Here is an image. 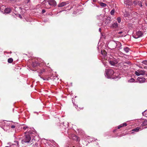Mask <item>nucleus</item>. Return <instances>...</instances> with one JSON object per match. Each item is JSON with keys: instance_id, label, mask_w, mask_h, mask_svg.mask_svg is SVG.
Segmentation results:
<instances>
[{"instance_id": "18", "label": "nucleus", "mask_w": 147, "mask_h": 147, "mask_svg": "<svg viewBox=\"0 0 147 147\" xmlns=\"http://www.w3.org/2000/svg\"><path fill=\"white\" fill-rule=\"evenodd\" d=\"M142 129L140 127H137L136 128H134L132 130V131L135 132H138L139 130H141Z\"/></svg>"}, {"instance_id": "36", "label": "nucleus", "mask_w": 147, "mask_h": 147, "mask_svg": "<svg viewBox=\"0 0 147 147\" xmlns=\"http://www.w3.org/2000/svg\"><path fill=\"white\" fill-rule=\"evenodd\" d=\"M46 12L45 10V9H43L42 10V13H44Z\"/></svg>"}, {"instance_id": "2", "label": "nucleus", "mask_w": 147, "mask_h": 147, "mask_svg": "<svg viewBox=\"0 0 147 147\" xmlns=\"http://www.w3.org/2000/svg\"><path fill=\"white\" fill-rule=\"evenodd\" d=\"M22 143L23 144H28L30 145L33 143L31 140V138L29 135H26L23 138L22 140Z\"/></svg>"}, {"instance_id": "25", "label": "nucleus", "mask_w": 147, "mask_h": 147, "mask_svg": "<svg viewBox=\"0 0 147 147\" xmlns=\"http://www.w3.org/2000/svg\"><path fill=\"white\" fill-rule=\"evenodd\" d=\"M111 18H110L108 17L107 18V21H108L107 23H109L111 21Z\"/></svg>"}, {"instance_id": "35", "label": "nucleus", "mask_w": 147, "mask_h": 147, "mask_svg": "<svg viewBox=\"0 0 147 147\" xmlns=\"http://www.w3.org/2000/svg\"><path fill=\"white\" fill-rule=\"evenodd\" d=\"M28 128V127L27 126H25V127H23V129H26Z\"/></svg>"}, {"instance_id": "29", "label": "nucleus", "mask_w": 147, "mask_h": 147, "mask_svg": "<svg viewBox=\"0 0 147 147\" xmlns=\"http://www.w3.org/2000/svg\"><path fill=\"white\" fill-rule=\"evenodd\" d=\"M115 12L114 10H112L111 11V15H113L114 14Z\"/></svg>"}, {"instance_id": "39", "label": "nucleus", "mask_w": 147, "mask_h": 147, "mask_svg": "<svg viewBox=\"0 0 147 147\" xmlns=\"http://www.w3.org/2000/svg\"><path fill=\"white\" fill-rule=\"evenodd\" d=\"M16 0H12L11 1L12 2V3H14V1H16Z\"/></svg>"}, {"instance_id": "48", "label": "nucleus", "mask_w": 147, "mask_h": 147, "mask_svg": "<svg viewBox=\"0 0 147 147\" xmlns=\"http://www.w3.org/2000/svg\"><path fill=\"white\" fill-rule=\"evenodd\" d=\"M146 75L147 76V74H146Z\"/></svg>"}, {"instance_id": "5", "label": "nucleus", "mask_w": 147, "mask_h": 147, "mask_svg": "<svg viewBox=\"0 0 147 147\" xmlns=\"http://www.w3.org/2000/svg\"><path fill=\"white\" fill-rule=\"evenodd\" d=\"M112 57L113 58H111V59L110 60L109 62L111 65H114L118 63V61L113 57Z\"/></svg>"}, {"instance_id": "23", "label": "nucleus", "mask_w": 147, "mask_h": 147, "mask_svg": "<svg viewBox=\"0 0 147 147\" xmlns=\"http://www.w3.org/2000/svg\"><path fill=\"white\" fill-rule=\"evenodd\" d=\"M134 79L133 78L130 79V80H128V82H134Z\"/></svg>"}, {"instance_id": "7", "label": "nucleus", "mask_w": 147, "mask_h": 147, "mask_svg": "<svg viewBox=\"0 0 147 147\" xmlns=\"http://www.w3.org/2000/svg\"><path fill=\"white\" fill-rule=\"evenodd\" d=\"M135 74L137 76L140 75H144L145 74V71L142 70H138L135 72Z\"/></svg>"}, {"instance_id": "22", "label": "nucleus", "mask_w": 147, "mask_h": 147, "mask_svg": "<svg viewBox=\"0 0 147 147\" xmlns=\"http://www.w3.org/2000/svg\"><path fill=\"white\" fill-rule=\"evenodd\" d=\"M118 55L122 57L123 55H124V54L121 52H119L118 53Z\"/></svg>"}, {"instance_id": "54", "label": "nucleus", "mask_w": 147, "mask_h": 147, "mask_svg": "<svg viewBox=\"0 0 147 147\" xmlns=\"http://www.w3.org/2000/svg\"><path fill=\"white\" fill-rule=\"evenodd\" d=\"M73 147H74V146Z\"/></svg>"}, {"instance_id": "37", "label": "nucleus", "mask_w": 147, "mask_h": 147, "mask_svg": "<svg viewBox=\"0 0 147 147\" xmlns=\"http://www.w3.org/2000/svg\"><path fill=\"white\" fill-rule=\"evenodd\" d=\"M25 1L26 2L28 3L29 2L30 0H25Z\"/></svg>"}, {"instance_id": "3", "label": "nucleus", "mask_w": 147, "mask_h": 147, "mask_svg": "<svg viewBox=\"0 0 147 147\" xmlns=\"http://www.w3.org/2000/svg\"><path fill=\"white\" fill-rule=\"evenodd\" d=\"M114 71L112 69H106L105 70V76L107 78H115L113 77V76H114Z\"/></svg>"}, {"instance_id": "27", "label": "nucleus", "mask_w": 147, "mask_h": 147, "mask_svg": "<svg viewBox=\"0 0 147 147\" xmlns=\"http://www.w3.org/2000/svg\"><path fill=\"white\" fill-rule=\"evenodd\" d=\"M32 147H38V144L36 143L34 144H33L32 146Z\"/></svg>"}, {"instance_id": "13", "label": "nucleus", "mask_w": 147, "mask_h": 147, "mask_svg": "<svg viewBox=\"0 0 147 147\" xmlns=\"http://www.w3.org/2000/svg\"><path fill=\"white\" fill-rule=\"evenodd\" d=\"M119 24L117 22H115L112 24L111 26V27L116 28L119 26Z\"/></svg>"}, {"instance_id": "32", "label": "nucleus", "mask_w": 147, "mask_h": 147, "mask_svg": "<svg viewBox=\"0 0 147 147\" xmlns=\"http://www.w3.org/2000/svg\"><path fill=\"white\" fill-rule=\"evenodd\" d=\"M146 111H145L143 112L142 113V114L143 115H144L146 117L147 116H145L146 115Z\"/></svg>"}, {"instance_id": "9", "label": "nucleus", "mask_w": 147, "mask_h": 147, "mask_svg": "<svg viewBox=\"0 0 147 147\" xmlns=\"http://www.w3.org/2000/svg\"><path fill=\"white\" fill-rule=\"evenodd\" d=\"M50 3V5L55 6L56 5V3L54 0H48Z\"/></svg>"}, {"instance_id": "11", "label": "nucleus", "mask_w": 147, "mask_h": 147, "mask_svg": "<svg viewBox=\"0 0 147 147\" xmlns=\"http://www.w3.org/2000/svg\"><path fill=\"white\" fill-rule=\"evenodd\" d=\"M45 71V70L44 69H40V71L39 72V73L38 75L39 76H40V78H41L43 79L44 80H46V78L45 79L44 78L42 77H41L40 76V75L41 74H43V73Z\"/></svg>"}, {"instance_id": "45", "label": "nucleus", "mask_w": 147, "mask_h": 147, "mask_svg": "<svg viewBox=\"0 0 147 147\" xmlns=\"http://www.w3.org/2000/svg\"><path fill=\"white\" fill-rule=\"evenodd\" d=\"M145 4H146V6H147V1H146V3Z\"/></svg>"}, {"instance_id": "34", "label": "nucleus", "mask_w": 147, "mask_h": 147, "mask_svg": "<svg viewBox=\"0 0 147 147\" xmlns=\"http://www.w3.org/2000/svg\"><path fill=\"white\" fill-rule=\"evenodd\" d=\"M122 127V125L121 124L118 127V129H119Z\"/></svg>"}, {"instance_id": "46", "label": "nucleus", "mask_w": 147, "mask_h": 147, "mask_svg": "<svg viewBox=\"0 0 147 147\" xmlns=\"http://www.w3.org/2000/svg\"><path fill=\"white\" fill-rule=\"evenodd\" d=\"M72 8V7H71L70 8V9H69V10L70 9H71Z\"/></svg>"}, {"instance_id": "50", "label": "nucleus", "mask_w": 147, "mask_h": 147, "mask_svg": "<svg viewBox=\"0 0 147 147\" xmlns=\"http://www.w3.org/2000/svg\"><path fill=\"white\" fill-rule=\"evenodd\" d=\"M146 16H147V13H146Z\"/></svg>"}, {"instance_id": "24", "label": "nucleus", "mask_w": 147, "mask_h": 147, "mask_svg": "<svg viewBox=\"0 0 147 147\" xmlns=\"http://www.w3.org/2000/svg\"><path fill=\"white\" fill-rule=\"evenodd\" d=\"M100 5L102 7H105L107 5L104 3H100Z\"/></svg>"}, {"instance_id": "15", "label": "nucleus", "mask_w": 147, "mask_h": 147, "mask_svg": "<svg viewBox=\"0 0 147 147\" xmlns=\"http://www.w3.org/2000/svg\"><path fill=\"white\" fill-rule=\"evenodd\" d=\"M124 3L126 5H129L131 4V0H124Z\"/></svg>"}, {"instance_id": "20", "label": "nucleus", "mask_w": 147, "mask_h": 147, "mask_svg": "<svg viewBox=\"0 0 147 147\" xmlns=\"http://www.w3.org/2000/svg\"><path fill=\"white\" fill-rule=\"evenodd\" d=\"M39 64L38 63H36V62H33L32 64V65L33 67H35L36 66H38L39 65Z\"/></svg>"}, {"instance_id": "8", "label": "nucleus", "mask_w": 147, "mask_h": 147, "mask_svg": "<svg viewBox=\"0 0 147 147\" xmlns=\"http://www.w3.org/2000/svg\"><path fill=\"white\" fill-rule=\"evenodd\" d=\"M137 80L140 83H143L146 81V79L143 77H140L137 78Z\"/></svg>"}, {"instance_id": "17", "label": "nucleus", "mask_w": 147, "mask_h": 147, "mask_svg": "<svg viewBox=\"0 0 147 147\" xmlns=\"http://www.w3.org/2000/svg\"><path fill=\"white\" fill-rule=\"evenodd\" d=\"M103 15L102 14L97 15V19L100 20H102L103 19Z\"/></svg>"}, {"instance_id": "38", "label": "nucleus", "mask_w": 147, "mask_h": 147, "mask_svg": "<svg viewBox=\"0 0 147 147\" xmlns=\"http://www.w3.org/2000/svg\"><path fill=\"white\" fill-rule=\"evenodd\" d=\"M15 127V126L14 125H12L11 126V128L13 129Z\"/></svg>"}, {"instance_id": "4", "label": "nucleus", "mask_w": 147, "mask_h": 147, "mask_svg": "<svg viewBox=\"0 0 147 147\" xmlns=\"http://www.w3.org/2000/svg\"><path fill=\"white\" fill-rule=\"evenodd\" d=\"M143 34L141 31H138L136 32L135 34L133 35V36L135 38H138L142 36Z\"/></svg>"}, {"instance_id": "10", "label": "nucleus", "mask_w": 147, "mask_h": 147, "mask_svg": "<svg viewBox=\"0 0 147 147\" xmlns=\"http://www.w3.org/2000/svg\"><path fill=\"white\" fill-rule=\"evenodd\" d=\"M69 3L68 1L63 2L59 3L58 5V6L59 7H62Z\"/></svg>"}, {"instance_id": "19", "label": "nucleus", "mask_w": 147, "mask_h": 147, "mask_svg": "<svg viewBox=\"0 0 147 147\" xmlns=\"http://www.w3.org/2000/svg\"><path fill=\"white\" fill-rule=\"evenodd\" d=\"M123 50L126 53H128L130 51V49L128 47H125L123 48Z\"/></svg>"}, {"instance_id": "12", "label": "nucleus", "mask_w": 147, "mask_h": 147, "mask_svg": "<svg viewBox=\"0 0 147 147\" xmlns=\"http://www.w3.org/2000/svg\"><path fill=\"white\" fill-rule=\"evenodd\" d=\"M71 136L73 140H76L78 141H80V139L77 137V136L74 134H72Z\"/></svg>"}, {"instance_id": "40", "label": "nucleus", "mask_w": 147, "mask_h": 147, "mask_svg": "<svg viewBox=\"0 0 147 147\" xmlns=\"http://www.w3.org/2000/svg\"><path fill=\"white\" fill-rule=\"evenodd\" d=\"M123 32L122 31H120V32H118V34H121Z\"/></svg>"}, {"instance_id": "21", "label": "nucleus", "mask_w": 147, "mask_h": 147, "mask_svg": "<svg viewBox=\"0 0 147 147\" xmlns=\"http://www.w3.org/2000/svg\"><path fill=\"white\" fill-rule=\"evenodd\" d=\"M13 61V59L12 58H10L8 59V62L9 63H11Z\"/></svg>"}, {"instance_id": "31", "label": "nucleus", "mask_w": 147, "mask_h": 147, "mask_svg": "<svg viewBox=\"0 0 147 147\" xmlns=\"http://www.w3.org/2000/svg\"><path fill=\"white\" fill-rule=\"evenodd\" d=\"M121 125L122 127L126 126L127 125V124L126 123H124L122 124H121Z\"/></svg>"}, {"instance_id": "51", "label": "nucleus", "mask_w": 147, "mask_h": 147, "mask_svg": "<svg viewBox=\"0 0 147 147\" xmlns=\"http://www.w3.org/2000/svg\"><path fill=\"white\" fill-rule=\"evenodd\" d=\"M69 5H69V6H68V7H69Z\"/></svg>"}, {"instance_id": "41", "label": "nucleus", "mask_w": 147, "mask_h": 147, "mask_svg": "<svg viewBox=\"0 0 147 147\" xmlns=\"http://www.w3.org/2000/svg\"><path fill=\"white\" fill-rule=\"evenodd\" d=\"M99 30L100 32H101V28H99Z\"/></svg>"}, {"instance_id": "16", "label": "nucleus", "mask_w": 147, "mask_h": 147, "mask_svg": "<svg viewBox=\"0 0 147 147\" xmlns=\"http://www.w3.org/2000/svg\"><path fill=\"white\" fill-rule=\"evenodd\" d=\"M11 10V9L10 8L7 7L5 9L4 11L5 13H8L10 12Z\"/></svg>"}, {"instance_id": "47", "label": "nucleus", "mask_w": 147, "mask_h": 147, "mask_svg": "<svg viewBox=\"0 0 147 147\" xmlns=\"http://www.w3.org/2000/svg\"><path fill=\"white\" fill-rule=\"evenodd\" d=\"M95 0H93V1H94V2H95Z\"/></svg>"}, {"instance_id": "14", "label": "nucleus", "mask_w": 147, "mask_h": 147, "mask_svg": "<svg viewBox=\"0 0 147 147\" xmlns=\"http://www.w3.org/2000/svg\"><path fill=\"white\" fill-rule=\"evenodd\" d=\"M101 54L103 56V58H105V57L107 56V53L106 51L105 50L101 51Z\"/></svg>"}, {"instance_id": "26", "label": "nucleus", "mask_w": 147, "mask_h": 147, "mask_svg": "<svg viewBox=\"0 0 147 147\" xmlns=\"http://www.w3.org/2000/svg\"><path fill=\"white\" fill-rule=\"evenodd\" d=\"M117 20L119 23H120L121 22V19L120 17H118L117 18Z\"/></svg>"}, {"instance_id": "44", "label": "nucleus", "mask_w": 147, "mask_h": 147, "mask_svg": "<svg viewBox=\"0 0 147 147\" xmlns=\"http://www.w3.org/2000/svg\"><path fill=\"white\" fill-rule=\"evenodd\" d=\"M20 18H21L22 17V16H21L20 15H19V16Z\"/></svg>"}, {"instance_id": "42", "label": "nucleus", "mask_w": 147, "mask_h": 147, "mask_svg": "<svg viewBox=\"0 0 147 147\" xmlns=\"http://www.w3.org/2000/svg\"><path fill=\"white\" fill-rule=\"evenodd\" d=\"M104 65H105V67H107V64H104Z\"/></svg>"}, {"instance_id": "6", "label": "nucleus", "mask_w": 147, "mask_h": 147, "mask_svg": "<svg viewBox=\"0 0 147 147\" xmlns=\"http://www.w3.org/2000/svg\"><path fill=\"white\" fill-rule=\"evenodd\" d=\"M48 1V0H45L42 3V4L45 5V7L47 9H49L50 8V3Z\"/></svg>"}, {"instance_id": "30", "label": "nucleus", "mask_w": 147, "mask_h": 147, "mask_svg": "<svg viewBox=\"0 0 147 147\" xmlns=\"http://www.w3.org/2000/svg\"><path fill=\"white\" fill-rule=\"evenodd\" d=\"M138 5L140 7L142 6V5L141 2H138Z\"/></svg>"}, {"instance_id": "49", "label": "nucleus", "mask_w": 147, "mask_h": 147, "mask_svg": "<svg viewBox=\"0 0 147 147\" xmlns=\"http://www.w3.org/2000/svg\"><path fill=\"white\" fill-rule=\"evenodd\" d=\"M5 147H9V146H6Z\"/></svg>"}, {"instance_id": "52", "label": "nucleus", "mask_w": 147, "mask_h": 147, "mask_svg": "<svg viewBox=\"0 0 147 147\" xmlns=\"http://www.w3.org/2000/svg\"><path fill=\"white\" fill-rule=\"evenodd\" d=\"M69 5H69V6H68V7H69Z\"/></svg>"}, {"instance_id": "33", "label": "nucleus", "mask_w": 147, "mask_h": 147, "mask_svg": "<svg viewBox=\"0 0 147 147\" xmlns=\"http://www.w3.org/2000/svg\"><path fill=\"white\" fill-rule=\"evenodd\" d=\"M138 1H134V5H137V4H138Z\"/></svg>"}, {"instance_id": "43", "label": "nucleus", "mask_w": 147, "mask_h": 147, "mask_svg": "<svg viewBox=\"0 0 147 147\" xmlns=\"http://www.w3.org/2000/svg\"><path fill=\"white\" fill-rule=\"evenodd\" d=\"M16 142L17 144L18 145V141H16Z\"/></svg>"}, {"instance_id": "1", "label": "nucleus", "mask_w": 147, "mask_h": 147, "mask_svg": "<svg viewBox=\"0 0 147 147\" xmlns=\"http://www.w3.org/2000/svg\"><path fill=\"white\" fill-rule=\"evenodd\" d=\"M109 48L111 49H114L117 47L119 48L120 49L121 46V44L119 42L116 41H112L109 42Z\"/></svg>"}, {"instance_id": "53", "label": "nucleus", "mask_w": 147, "mask_h": 147, "mask_svg": "<svg viewBox=\"0 0 147 147\" xmlns=\"http://www.w3.org/2000/svg\"><path fill=\"white\" fill-rule=\"evenodd\" d=\"M69 5H69V6H68V7H69Z\"/></svg>"}, {"instance_id": "28", "label": "nucleus", "mask_w": 147, "mask_h": 147, "mask_svg": "<svg viewBox=\"0 0 147 147\" xmlns=\"http://www.w3.org/2000/svg\"><path fill=\"white\" fill-rule=\"evenodd\" d=\"M142 63L145 65H147V61H143L142 62Z\"/></svg>"}]
</instances>
